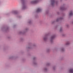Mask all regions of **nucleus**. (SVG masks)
I'll return each instance as SVG.
<instances>
[{"mask_svg": "<svg viewBox=\"0 0 73 73\" xmlns=\"http://www.w3.org/2000/svg\"><path fill=\"white\" fill-rule=\"evenodd\" d=\"M50 1L51 2V5L52 6H54L55 4H57L58 3V2L56 1L55 0H50Z\"/></svg>", "mask_w": 73, "mask_h": 73, "instance_id": "obj_1", "label": "nucleus"}, {"mask_svg": "<svg viewBox=\"0 0 73 73\" xmlns=\"http://www.w3.org/2000/svg\"><path fill=\"white\" fill-rule=\"evenodd\" d=\"M21 1L22 2V4H23L22 9H25L26 8V6L25 3V0H21Z\"/></svg>", "mask_w": 73, "mask_h": 73, "instance_id": "obj_2", "label": "nucleus"}, {"mask_svg": "<svg viewBox=\"0 0 73 73\" xmlns=\"http://www.w3.org/2000/svg\"><path fill=\"white\" fill-rule=\"evenodd\" d=\"M40 0H35L32 1L30 2V4H36V3H37L38 2V1H40Z\"/></svg>", "mask_w": 73, "mask_h": 73, "instance_id": "obj_3", "label": "nucleus"}, {"mask_svg": "<svg viewBox=\"0 0 73 73\" xmlns=\"http://www.w3.org/2000/svg\"><path fill=\"white\" fill-rule=\"evenodd\" d=\"M55 37L56 35H53L51 36V38L50 39V41L51 42H53V39L55 38Z\"/></svg>", "mask_w": 73, "mask_h": 73, "instance_id": "obj_4", "label": "nucleus"}, {"mask_svg": "<svg viewBox=\"0 0 73 73\" xmlns=\"http://www.w3.org/2000/svg\"><path fill=\"white\" fill-rule=\"evenodd\" d=\"M47 35L48 34H46L43 37V40L45 41H47V40H48Z\"/></svg>", "mask_w": 73, "mask_h": 73, "instance_id": "obj_5", "label": "nucleus"}, {"mask_svg": "<svg viewBox=\"0 0 73 73\" xmlns=\"http://www.w3.org/2000/svg\"><path fill=\"white\" fill-rule=\"evenodd\" d=\"M42 11V9L40 8H38L36 10V12L37 13H38V12H41Z\"/></svg>", "mask_w": 73, "mask_h": 73, "instance_id": "obj_6", "label": "nucleus"}, {"mask_svg": "<svg viewBox=\"0 0 73 73\" xmlns=\"http://www.w3.org/2000/svg\"><path fill=\"white\" fill-rule=\"evenodd\" d=\"M60 10H62V11H65V10H66V8L64 7H60Z\"/></svg>", "mask_w": 73, "mask_h": 73, "instance_id": "obj_7", "label": "nucleus"}, {"mask_svg": "<svg viewBox=\"0 0 73 73\" xmlns=\"http://www.w3.org/2000/svg\"><path fill=\"white\" fill-rule=\"evenodd\" d=\"M27 29H25V30L24 31H20V32H19V34H24V33H25V31H27Z\"/></svg>", "mask_w": 73, "mask_h": 73, "instance_id": "obj_8", "label": "nucleus"}, {"mask_svg": "<svg viewBox=\"0 0 73 73\" xmlns=\"http://www.w3.org/2000/svg\"><path fill=\"white\" fill-rule=\"evenodd\" d=\"M73 11H70V13L69 14V16H73Z\"/></svg>", "mask_w": 73, "mask_h": 73, "instance_id": "obj_9", "label": "nucleus"}, {"mask_svg": "<svg viewBox=\"0 0 73 73\" xmlns=\"http://www.w3.org/2000/svg\"><path fill=\"white\" fill-rule=\"evenodd\" d=\"M12 14H17V11H13L11 12Z\"/></svg>", "mask_w": 73, "mask_h": 73, "instance_id": "obj_10", "label": "nucleus"}, {"mask_svg": "<svg viewBox=\"0 0 73 73\" xmlns=\"http://www.w3.org/2000/svg\"><path fill=\"white\" fill-rule=\"evenodd\" d=\"M69 72L71 73H73V69H70L69 70Z\"/></svg>", "mask_w": 73, "mask_h": 73, "instance_id": "obj_11", "label": "nucleus"}, {"mask_svg": "<svg viewBox=\"0 0 73 73\" xmlns=\"http://www.w3.org/2000/svg\"><path fill=\"white\" fill-rule=\"evenodd\" d=\"M69 44H70V42H69V41H68L66 43V45H69Z\"/></svg>", "mask_w": 73, "mask_h": 73, "instance_id": "obj_12", "label": "nucleus"}, {"mask_svg": "<svg viewBox=\"0 0 73 73\" xmlns=\"http://www.w3.org/2000/svg\"><path fill=\"white\" fill-rule=\"evenodd\" d=\"M63 19V18H60L59 19H57L56 20V21L58 22V21H59L60 20H62V19Z\"/></svg>", "mask_w": 73, "mask_h": 73, "instance_id": "obj_13", "label": "nucleus"}, {"mask_svg": "<svg viewBox=\"0 0 73 73\" xmlns=\"http://www.w3.org/2000/svg\"><path fill=\"white\" fill-rule=\"evenodd\" d=\"M61 50L62 51V52H63L65 50V49H64V48H62L61 49Z\"/></svg>", "mask_w": 73, "mask_h": 73, "instance_id": "obj_14", "label": "nucleus"}, {"mask_svg": "<svg viewBox=\"0 0 73 73\" xmlns=\"http://www.w3.org/2000/svg\"><path fill=\"white\" fill-rule=\"evenodd\" d=\"M60 32H61L62 31V27L60 28Z\"/></svg>", "mask_w": 73, "mask_h": 73, "instance_id": "obj_15", "label": "nucleus"}, {"mask_svg": "<svg viewBox=\"0 0 73 73\" xmlns=\"http://www.w3.org/2000/svg\"><path fill=\"white\" fill-rule=\"evenodd\" d=\"M29 24H31L32 23V21H29L28 22Z\"/></svg>", "mask_w": 73, "mask_h": 73, "instance_id": "obj_16", "label": "nucleus"}, {"mask_svg": "<svg viewBox=\"0 0 73 73\" xmlns=\"http://www.w3.org/2000/svg\"><path fill=\"white\" fill-rule=\"evenodd\" d=\"M44 70L45 71H46V70H47V69L46 68H45L44 69Z\"/></svg>", "mask_w": 73, "mask_h": 73, "instance_id": "obj_17", "label": "nucleus"}, {"mask_svg": "<svg viewBox=\"0 0 73 73\" xmlns=\"http://www.w3.org/2000/svg\"><path fill=\"white\" fill-rule=\"evenodd\" d=\"M47 65L49 66V63H48L47 64Z\"/></svg>", "mask_w": 73, "mask_h": 73, "instance_id": "obj_18", "label": "nucleus"}, {"mask_svg": "<svg viewBox=\"0 0 73 73\" xmlns=\"http://www.w3.org/2000/svg\"><path fill=\"white\" fill-rule=\"evenodd\" d=\"M46 13L47 14L48 13V11H46Z\"/></svg>", "mask_w": 73, "mask_h": 73, "instance_id": "obj_19", "label": "nucleus"}, {"mask_svg": "<svg viewBox=\"0 0 73 73\" xmlns=\"http://www.w3.org/2000/svg\"><path fill=\"white\" fill-rule=\"evenodd\" d=\"M35 58H36L34 57V58H33V60H35Z\"/></svg>", "mask_w": 73, "mask_h": 73, "instance_id": "obj_20", "label": "nucleus"}, {"mask_svg": "<svg viewBox=\"0 0 73 73\" xmlns=\"http://www.w3.org/2000/svg\"><path fill=\"white\" fill-rule=\"evenodd\" d=\"M31 47H28L29 49H31Z\"/></svg>", "mask_w": 73, "mask_h": 73, "instance_id": "obj_21", "label": "nucleus"}, {"mask_svg": "<svg viewBox=\"0 0 73 73\" xmlns=\"http://www.w3.org/2000/svg\"><path fill=\"white\" fill-rule=\"evenodd\" d=\"M35 46V45H33V46Z\"/></svg>", "mask_w": 73, "mask_h": 73, "instance_id": "obj_22", "label": "nucleus"}, {"mask_svg": "<svg viewBox=\"0 0 73 73\" xmlns=\"http://www.w3.org/2000/svg\"><path fill=\"white\" fill-rule=\"evenodd\" d=\"M72 24H73V21L72 22Z\"/></svg>", "mask_w": 73, "mask_h": 73, "instance_id": "obj_23", "label": "nucleus"}, {"mask_svg": "<svg viewBox=\"0 0 73 73\" xmlns=\"http://www.w3.org/2000/svg\"><path fill=\"white\" fill-rule=\"evenodd\" d=\"M52 23H53V22H52Z\"/></svg>", "mask_w": 73, "mask_h": 73, "instance_id": "obj_24", "label": "nucleus"}]
</instances>
